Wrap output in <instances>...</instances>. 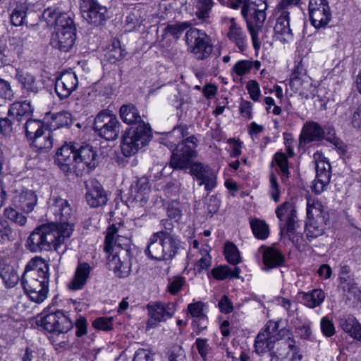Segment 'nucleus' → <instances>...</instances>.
Segmentation results:
<instances>
[{
    "label": "nucleus",
    "instance_id": "obj_46",
    "mask_svg": "<svg viewBox=\"0 0 361 361\" xmlns=\"http://www.w3.org/2000/svg\"><path fill=\"white\" fill-rule=\"evenodd\" d=\"M0 276L7 288L14 287L19 281V276L11 266H5L0 271Z\"/></svg>",
    "mask_w": 361,
    "mask_h": 361
},
{
    "label": "nucleus",
    "instance_id": "obj_50",
    "mask_svg": "<svg viewBox=\"0 0 361 361\" xmlns=\"http://www.w3.org/2000/svg\"><path fill=\"white\" fill-rule=\"evenodd\" d=\"M72 16L73 14L71 13L62 11L58 13V18H56V23L54 25L56 30H66V28H75Z\"/></svg>",
    "mask_w": 361,
    "mask_h": 361
},
{
    "label": "nucleus",
    "instance_id": "obj_64",
    "mask_svg": "<svg viewBox=\"0 0 361 361\" xmlns=\"http://www.w3.org/2000/svg\"><path fill=\"white\" fill-rule=\"evenodd\" d=\"M246 88L248 91L250 98L257 102L261 95V90L259 83L256 80H250L247 82Z\"/></svg>",
    "mask_w": 361,
    "mask_h": 361
},
{
    "label": "nucleus",
    "instance_id": "obj_54",
    "mask_svg": "<svg viewBox=\"0 0 361 361\" xmlns=\"http://www.w3.org/2000/svg\"><path fill=\"white\" fill-rule=\"evenodd\" d=\"M13 231L8 222L0 218V243L4 244L12 240Z\"/></svg>",
    "mask_w": 361,
    "mask_h": 361
},
{
    "label": "nucleus",
    "instance_id": "obj_14",
    "mask_svg": "<svg viewBox=\"0 0 361 361\" xmlns=\"http://www.w3.org/2000/svg\"><path fill=\"white\" fill-rule=\"evenodd\" d=\"M297 211L293 203L285 202L276 209V214L281 221V233L289 238L293 234L297 226Z\"/></svg>",
    "mask_w": 361,
    "mask_h": 361
},
{
    "label": "nucleus",
    "instance_id": "obj_13",
    "mask_svg": "<svg viewBox=\"0 0 361 361\" xmlns=\"http://www.w3.org/2000/svg\"><path fill=\"white\" fill-rule=\"evenodd\" d=\"M146 307L149 316L147 322V329L154 328L159 322L171 318L176 311V305L174 302H157L147 304Z\"/></svg>",
    "mask_w": 361,
    "mask_h": 361
},
{
    "label": "nucleus",
    "instance_id": "obj_8",
    "mask_svg": "<svg viewBox=\"0 0 361 361\" xmlns=\"http://www.w3.org/2000/svg\"><path fill=\"white\" fill-rule=\"evenodd\" d=\"M241 15L247 23L253 47L257 51L260 47L258 34L266 19V13L263 10L258 9L254 4L243 6Z\"/></svg>",
    "mask_w": 361,
    "mask_h": 361
},
{
    "label": "nucleus",
    "instance_id": "obj_11",
    "mask_svg": "<svg viewBox=\"0 0 361 361\" xmlns=\"http://www.w3.org/2000/svg\"><path fill=\"white\" fill-rule=\"evenodd\" d=\"M107 267L115 276L120 279L128 277L131 272L133 264V253L128 250H121L117 252L107 253Z\"/></svg>",
    "mask_w": 361,
    "mask_h": 361
},
{
    "label": "nucleus",
    "instance_id": "obj_52",
    "mask_svg": "<svg viewBox=\"0 0 361 361\" xmlns=\"http://www.w3.org/2000/svg\"><path fill=\"white\" fill-rule=\"evenodd\" d=\"M224 255L230 264L235 265L241 261L238 249L233 243L228 242L226 243L224 246Z\"/></svg>",
    "mask_w": 361,
    "mask_h": 361
},
{
    "label": "nucleus",
    "instance_id": "obj_27",
    "mask_svg": "<svg viewBox=\"0 0 361 361\" xmlns=\"http://www.w3.org/2000/svg\"><path fill=\"white\" fill-rule=\"evenodd\" d=\"M324 138V130L317 122L306 123L300 135V144L306 145L313 141H319Z\"/></svg>",
    "mask_w": 361,
    "mask_h": 361
},
{
    "label": "nucleus",
    "instance_id": "obj_4",
    "mask_svg": "<svg viewBox=\"0 0 361 361\" xmlns=\"http://www.w3.org/2000/svg\"><path fill=\"white\" fill-rule=\"evenodd\" d=\"M49 264L42 257L32 258L26 265L21 279L23 288L30 300L42 303L49 293Z\"/></svg>",
    "mask_w": 361,
    "mask_h": 361
},
{
    "label": "nucleus",
    "instance_id": "obj_62",
    "mask_svg": "<svg viewBox=\"0 0 361 361\" xmlns=\"http://www.w3.org/2000/svg\"><path fill=\"white\" fill-rule=\"evenodd\" d=\"M14 97V92L10 83L0 78V98L11 100Z\"/></svg>",
    "mask_w": 361,
    "mask_h": 361
},
{
    "label": "nucleus",
    "instance_id": "obj_16",
    "mask_svg": "<svg viewBox=\"0 0 361 361\" xmlns=\"http://www.w3.org/2000/svg\"><path fill=\"white\" fill-rule=\"evenodd\" d=\"M302 357L295 341L288 338L277 341L276 348L271 353V361H296L301 360Z\"/></svg>",
    "mask_w": 361,
    "mask_h": 361
},
{
    "label": "nucleus",
    "instance_id": "obj_34",
    "mask_svg": "<svg viewBox=\"0 0 361 361\" xmlns=\"http://www.w3.org/2000/svg\"><path fill=\"white\" fill-rule=\"evenodd\" d=\"M32 112L33 108L30 102H16L11 105L8 115L10 118L20 122L23 119H28Z\"/></svg>",
    "mask_w": 361,
    "mask_h": 361
},
{
    "label": "nucleus",
    "instance_id": "obj_59",
    "mask_svg": "<svg viewBox=\"0 0 361 361\" xmlns=\"http://www.w3.org/2000/svg\"><path fill=\"white\" fill-rule=\"evenodd\" d=\"M185 279L182 276H175L169 281L168 290L170 293H178L185 284Z\"/></svg>",
    "mask_w": 361,
    "mask_h": 361
},
{
    "label": "nucleus",
    "instance_id": "obj_15",
    "mask_svg": "<svg viewBox=\"0 0 361 361\" xmlns=\"http://www.w3.org/2000/svg\"><path fill=\"white\" fill-rule=\"evenodd\" d=\"M120 228L114 224L110 226L105 237L104 250L106 253L117 252L121 250H128V253H133V247L130 238L119 234Z\"/></svg>",
    "mask_w": 361,
    "mask_h": 361
},
{
    "label": "nucleus",
    "instance_id": "obj_28",
    "mask_svg": "<svg viewBox=\"0 0 361 361\" xmlns=\"http://www.w3.org/2000/svg\"><path fill=\"white\" fill-rule=\"evenodd\" d=\"M277 339L272 336L268 329L262 330L257 336L255 341V350L258 355L269 352L270 357L274 350Z\"/></svg>",
    "mask_w": 361,
    "mask_h": 361
},
{
    "label": "nucleus",
    "instance_id": "obj_18",
    "mask_svg": "<svg viewBox=\"0 0 361 361\" xmlns=\"http://www.w3.org/2000/svg\"><path fill=\"white\" fill-rule=\"evenodd\" d=\"M190 169V173L199 181V185H204L207 191L211 192L216 186V173L207 165L201 162L190 161L186 169Z\"/></svg>",
    "mask_w": 361,
    "mask_h": 361
},
{
    "label": "nucleus",
    "instance_id": "obj_20",
    "mask_svg": "<svg viewBox=\"0 0 361 361\" xmlns=\"http://www.w3.org/2000/svg\"><path fill=\"white\" fill-rule=\"evenodd\" d=\"M316 178L313 185V190L316 193H321L329 183L331 178V165L325 158L320 154H315Z\"/></svg>",
    "mask_w": 361,
    "mask_h": 361
},
{
    "label": "nucleus",
    "instance_id": "obj_53",
    "mask_svg": "<svg viewBox=\"0 0 361 361\" xmlns=\"http://www.w3.org/2000/svg\"><path fill=\"white\" fill-rule=\"evenodd\" d=\"M190 26V23L188 22L168 25L165 28V32L176 39H178L183 32Z\"/></svg>",
    "mask_w": 361,
    "mask_h": 361
},
{
    "label": "nucleus",
    "instance_id": "obj_21",
    "mask_svg": "<svg viewBox=\"0 0 361 361\" xmlns=\"http://www.w3.org/2000/svg\"><path fill=\"white\" fill-rule=\"evenodd\" d=\"M78 85V77L75 72L66 71L56 78L55 91L61 99L68 97Z\"/></svg>",
    "mask_w": 361,
    "mask_h": 361
},
{
    "label": "nucleus",
    "instance_id": "obj_3",
    "mask_svg": "<svg viewBox=\"0 0 361 361\" xmlns=\"http://www.w3.org/2000/svg\"><path fill=\"white\" fill-rule=\"evenodd\" d=\"M188 135L185 126H175L170 132L165 133L161 142L169 148H173L170 166L174 169H186L190 163L197 156L196 147L199 140L192 135L180 140Z\"/></svg>",
    "mask_w": 361,
    "mask_h": 361
},
{
    "label": "nucleus",
    "instance_id": "obj_2",
    "mask_svg": "<svg viewBox=\"0 0 361 361\" xmlns=\"http://www.w3.org/2000/svg\"><path fill=\"white\" fill-rule=\"evenodd\" d=\"M55 163L66 176H82L99 163L97 151L88 144L70 142L61 146L56 154Z\"/></svg>",
    "mask_w": 361,
    "mask_h": 361
},
{
    "label": "nucleus",
    "instance_id": "obj_25",
    "mask_svg": "<svg viewBox=\"0 0 361 361\" xmlns=\"http://www.w3.org/2000/svg\"><path fill=\"white\" fill-rule=\"evenodd\" d=\"M204 304L200 301L188 305V311L193 318L192 326L197 335L207 328L208 318L204 312Z\"/></svg>",
    "mask_w": 361,
    "mask_h": 361
},
{
    "label": "nucleus",
    "instance_id": "obj_42",
    "mask_svg": "<svg viewBox=\"0 0 361 361\" xmlns=\"http://www.w3.org/2000/svg\"><path fill=\"white\" fill-rule=\"evenodd\" d=\"M120 116L123 121L128 124L135 123L137 126L140 123L143 122L137 108L132 104L121 106Z\"/></svg>",
    "mask_w": 361,
    "mask_h": 361
},
{
    "label": "nucleus",
    "instance_id": "obj_23",
    "mask_svg": "<svg viewBox=\"0 0 361 361\" xmlns=\"http://www.w3.org/2000/svg\"><path fill=\"white\" fill-rule=\"evenodd\" d=\"M75 28L56 30L51 39V46L63 52L68 51L74 45Z\"/></svg>",
    "mask_w": 361,
    "mask_h": 361
},
{
    "label": "nucleus",
    "instance_id": "obj_58",
    "mask_svg": "<svg viewBox=\"0 0 361 361\" xmlns=\"http://www.w3.org/2000/svg\"><path fill=\"white\" fill-rule=\"evenodd\" d=\"M113 317H99L92 322L94 328L102 331H110L113 329Z\"/></svg>",
    "mask_w": 361,
    "mask_h": 361
},
{
    "label": "nucleus",
    "instance_id": "obj_31",
    "mask_svg": "<svg viewBox=\"0 0 361 361\" xmlns=\"http://www.w3.org/2000/svg\"><path fill=\"white\" fill-rule=\"evenodd\" d=\"M231 25L228 28L227 37L238 48L240 52H243L247 47V39L246 34L242 27L238 25L235 18L228 19Z\"/></svg>",
    "mask_w": 361,
    "mask_h": 361
},
{
    "label": "nucleus",
    "instance_id": "obj_12",
    "mask_svg": "<svg viewBox=\"0 0 361 361\" xmlns=\"http://www.w3.org/2000/svg\"><path fill=\"white\" fill-rule=\"evenodd\" d=\"M41 325L46 331L59 334L68 331L73 323L68 314L57 310L45 315L41 319Z\"/></svg>",
    "mask_w": 361,
    "mask_h": 361
},
{
    "label": "nucleus",
    "instance_id": "obj_56",
    "mask_svg": "<svg viewBox=\"0 0 361 361\" xmlns=\"http://www.w3.org/2000/svg\"><path fill=\"white\" fill-rule=\"evenodd\" d=\"M269 195L271 199L278 202L280 200L281 190L278 183L277 177L274 173L269 176Z\"/></svg>",
    "mask_w": 361,
    "mask_h": 361
},
{
    "label": "nucleus",
    "instance_id": "obj_61",
    "mask_svg": "<svg viewBox=\"0 0 361 361\" xmlns=\"http://www.w3.org/2000/svg\"><path fill=\"white\" fill-rule=\"evenodd\" d=\"M8 49L11 50V53H12L13 56V61L16 58H20L22 52L23 47L20 44V41L17 37H12L9 38V48Z\"/></svg>",
    "mask_w": 361,
    "mask_h": 361
},
{
    "label": "nucleus",
    "instance_id": "obj_47",
    "mask_svg": "<svg viewBox=\"0 0 361 361\" xmlns=\"http://www.w3.org/2000/svg\"><path fill=\"white\" fill-rule=\"evenodd\" d=\"M324 222H320L317 219H309L305 225V232L307 238L310 240L316 238L324 233Z\"/></svg>",
    "mask_w": 361,
    "mask_h": 361
},
{
    "label": "nucleus",
    "instance_id": "obj_17",
    "mask_svg": "<svg viewBox=\"0 0 361 361\" xmlns=\"http://www.w3.org/2000/svg\"><path fill=\"white\" fill-rule=\"evenodd\" d=\"M310 19L316 28L325 27L331 20V13L326 0H310Z\"/></svg>",
    "mask_w": 361,
    "mask_h": 361
},
{
    "label": "nucleus",
    "instance_id": "obj_26",
    "mask_svg": "<svg viewBox=\"0 0 361 361\" xmlns=\"http://www.w3.org/2000/svg\"><path fill=\"white\" fill-rule=\"evenodd\" d=\"M338 326L351 338L361 343V324L353 314L342 315L338 318Z\"/></svg>",
    "mask_w": 361,
    "mask_h": 361
},
{
    "label": "nucleus",
    "instance_id": "obj_40",
    "mask_svg": "<svg viewBox=\"0 0 361 361\" xmlns=\"http://www.w3.org/2000/svg\"><path fill=\"white\" fill-rule=\"evenodd\" d=\"M307 216L308 219L325 221L324 208L319 200L314 198L307 199Z\"/></svg>",
    "mask_w": 361,
    "mask_h": 361
},
{
    "label": "nucleus",
    "instance_id": "obj_7",
    "mask_svg": "<svg viewBox=\"0 0 361 361\" xmlns=\"http://www.w3.org/2000/svg\"><path fill=\"white\" fill-rule=\"evenodd\" d=\"M185 41L187 50L197 60H204L212 53V37L202 30L195 27L189 29L186 31Z\"/></svg>",
    "mask_w": 361,
    "mask_h": 361
},
{
    "label": "nucleus",
    "instance_id": "obj_57",
    "mask_svg": "<svg viewBox=\"0 0 361 361\" xmlns=\"http://www.w3.org/2000/svg\"><path fill=\"white\" fill-rule=\"evenodd\" d=\"M195 345L196 346L198 353L204 360H207V355L210 353L212 348L208 343L207 338H197L195 340Z\"/></svg>",
    "mask_w": 361,
    "mask_h": 361
},
{
    "label": "nucleus",
    "instance_id": "obj_41",
    "mask_svg": "<svg viewBox=\"0 0 361 361\" xmlns=\"http://www.w3.org/2000/svg\"><path fill=\"white\" fill-rule=\"evenodd\" d=\"M284 259L283 255L275 248L269 247L263 252L264 264L269 269L282 265Z\"/></svg>",
    "mask_w": 361,
    "mask_h": 361
},
{
    "label": "nucleus",
    "instance_id": "obj_45",
    "mask_svg": "<svg viewBox=\"0 0 361 361\" xmlns=\"http://www.w3.org/2000/svg\"><path fill=\"white\" fill-rule=\"evenodd\" d=\"M274 161L277 165V172L280 174L283 182H286L289 178V169L288 158L281 152H278L274 155Z\"/></svg>",
    "mask_w": 361,
    "mask_h": 361
},
{
    "label": "nucleus",
    "instance_id": "obj_38",
    "mask_svg": "<svg viewBox=\"0 0 361 361\" xmlns=\"http://www.w3.org/2000/svg\"><path fill=\"white\" fill-rule=\"evenodd\" d=\"M46 119L49 124L50 130L54 132L58 128L68 127L72 124V115L68 111H60L51 114L50 117L47 116Z\"/></svg>",
    "mask_w": 361,
    "mask_h": 361
},
{
    "label": "nucleus",
    "instance_id": "obj_10",
    "mask_svg": "<svg viewBox=\"0 0 361 361\" xmlns=\"http://www.w3.org/2000/svg\"><path fill=\"white\" fill-rule=\"evenodd\" d=\"M82 16L89 24L102 25L107 20L108 9L97 0H80Z\"/></svg>",
    "mask_w": 361,
    "mask_h": 361
},
{
    "label": "nucleus",
    "instance_id": "obj_55",
    "mask_svg": "<svg viewBox=\"0 0 361 361\" xmlns=\"http://www.w3.org/2000/svg\"><path fill=\"white\" fill-rule=\"evenodd\" d=\"M250 60H240L237 61L232 68V71L238 76H243L248 74L252 70Z\"/></svg>",
    "mask_w": 361,
    "mask_h": 361
},
{
    "label": "nucleus",
    "instance_id": "obj_24",
    "mask_svg": "<svg viewBox=\"0 0 361 361\" xmlns=\"http://www.w3.org/2000/svg\"><path fill=\"white\" fill-rule=\"evenodd\" d=\"M279 16L274 28V37L282 42H288L293 39V32L290 27V12L281 8Z\"/></svg>",
    "mask_w": 361,
    "mask_h": 361
},
{
    "label": "nucleus",
    "instance_id": "obj_32",
    "mask_svg": "<svg viewBox=\"0 0 361 361\" xmlns=\"http://www.w3.org/2000/svg\"><path fill=\"white\" fill-rule=\"evenodd\" d=\"M92 268L88 263H79L75 271L74 276L68 283L70 290H78L82 289L87 283Z\"/></svg>",
    "mask_w": 361,
    "mask_h": 361
},
{
    "label": "nucleus",
    "instance_id": "obj_1",
    "mask_svg": "<svg viewBox=\"0 0 361 361\" xmlns=\"http://www.w3.org/2000/svg\"><path fill=\"white\" fill-rule=\"evenodd\" d=\"M48 204L47 215L54 222L40 225L30 234L27 247L31 252L58 250L73 231L72 209L67 200L53 196Z\"/></svg>",
    "mask_w": 361,
    "mask_h": 361
},
{
    "label": "nucleus",
    "instance_id": "obj_36",
    "mask_svg": "<svg viewBox=\"0 0 361 361\" xmlns=\"http://www.w3.org/2000/svg\"><path fill=\"white\" fill-rule=\"evenodd\" d=\"M215 5L214 0H195L194 7L197 20L201 23H209L211 13Z\"/></svg>",
    "mask_w": 361,
    "mask_h": 361
},
{
    "label": "nucleus",
    "instance_id": "obj_33",
    "mask_svg": "<svg viewBox=\"0 0 361 361\" xmlns=\"http://www.w3.org/2000/svg\"><path fill=\"white\" fill-rule=\"evenodd\" d=\"M92 268L88 263H79L75 271L74 276L68 283L70 290H78L82 289L87 283Z\"/></svg>",
    "mask_w": 361,
    "mask_h": 361
},
{
    "label": "nucleus",
    "instance_id": "obj_6",
    "mask_svg": "<svg viewBox=\"0 0 361 361\" xmlns=\"http://www.w3.org/2000/svg\"><path fill=\"white\" fill-rule=\"evenodd\" d=\"M152 137L151 128L145 122L126 130L122 135L121 145L123 154L128 157L135 155L149 143Z\"/></svg>",
    "mask_w": 361,
    "mask_h": 361
},
{
    "label": "nucleus",
    "instance_id": "obj_22",
    "mask_svg": "<svg viewBox=\"0 0 361 361\" xmlns=\"http://www.w3.org/2000/svg\"><path fill=\"white\" fill-rule=\"evenodd\" d=\"M150 191L148 179L146 177H142L131 185L127 194V200L132 204L136 203L140 206H143L149 199Z\"/></svg>",
    "mask_w": 361,
    "mask_h": 361
},
{
    "label": "nucleus",
    "instance_id": "obj_9",
    "mask_svg": "<svg viewBox=\"0 0 361 361\" xmlns=\"http://www.w3.org/2000/svg\"><path fill=\"white\" fill-rule=\"evenodd\" d=\"M121 123L117 117L108 111H102L94 118L93 128L100 137L106 140H116L120 133Z\"/></svg>",
    "mask_w": 361,
    "mask_h": 361
},
{
    "label": "nucleus",
    "instance_id": "obj_39",
    "mask_svg": "<svg viewBox=\"0 0 361 361\" xmlns=\"http://www.w3.org/2000/svg\"><path fill=\"white\" fill-rule=\"evenodd\" d=\"M302 302L309 308L319 307L325 300V293L322 289H313L299 293Z\"/></svg>",
    "mask_w": 361,
    "mask_h": 361
},
{
    "label": "nucleus",
    "instance_id": "obj_19",
    "mask_svg": "<svg viewBox=\"0 0 361 361\" xmlns=\"http://www.w3.org/2000/svg\"><path fill=\"white\" fill-rule=\"evenodd\" d=\"M85 200L87 204L97 208L105 205L108 201L107 194L102 185L96 179L91 178L85 182Z\"/></svg>",
    "mask_w": 361,
    "mask_h": 361
},
{
    "label": "nucleus",
    "instance_id": "obj_44",
    "mask_svg": "<svg viewBox=\"0 0 361 361\" xmlns=\"http://www.w3.org/2000/svg\"><path fill=\"white\" fill-rule=\"evenodd\" d=\"M44 125L40 120L27 119L25 124V130L27 139L30 141L44 132Z\"/></svg>",
    "mask_w": 361,
    "mask_h": 361
},
{
    "label": "nucleus",
    "instance_id": "obj_60",
    "mask_svg": "<svg viewBox=\"0 0 361 361\" xmlns=\"http://www.w3.org/2000/svg\"><path fill=\"white\" fill-rule=\"evenodd\" d=\"M320 328L322 334L326 337H331L336 333V329L333 322L327 317H324L320 321Z\"/></svg>",
    "mask_w": 361,
    "mask_h": 361
},
{
    "label": "nucleus",
    "instance_id": "obj_5",
    "mask_svg": "<svg viewBox=\"0 0 361 361\" xmlns=\"http://www.w3.org/2000/svg\"><path fill=\"white\" fill-rule=\"evenodd\" d=\"M180 244L179 237L174 233L154 232L149 238L145 253L157 261L171 260L178 254Z\"/></svg>",
    "mask_w": 361,
    "mask_h": 361
},
{
    "label": "nucleus",
    "instance_id": "obj_29",
    "mask_svg": "<svg viewBox=\"0 0 361 361\" xmlns=\"http://www.w3.org/2000/svg\"><path fill=\"white\" fill-rule=\"evenodd\" d=\"M290 87L295 92H299L300 95L306 99L314 96L315 87L312 85L311 78L307 75L301 77L293 74Z\"/></svg>",
    "mask_w": 361,
    "mask_h": 361
},
{
    "label": "nucleus",
    "instance_id": "obj_30",
    "mask_svg": "<svg viewBox=\"0 0 361 361\" xmlns=\"http://www.w3.org/2000/svg\"><path fill=\"white\" fill-rule=\"evenodd\" d=\"M15 78L20 84L23 92L28 96L35 95L39 92L40 88L39 81L32 74L23 70H16Z\"/></svg>",
    "mask_w": 361,
    "mask_h": 361
},
{
    "label": "nucleus",
    "instance_id": "obj_43",
    "mask_svg": "<svg viewBox=\"0 0 361 361\" xmlns=\"http://www.w3.org/2000/svg\"><path fill=\"white\" fill-rule=\"evenodd\" d=\"M126 54L124 49L121 46L119 40L114 39L105 54V57L110 63H116L122 59Z\"/></svg>",
    "mask_w": 361,
    "mask_h": 361
},
{
    "label": "nucleus",
    "instance_id": "obj_49",
    "mask_svg": "<svg viewBox=\"0 0 361 361\" xmlns=\"http://www.w3.org/2000/svg\"><path fill=\"white\" fill-rule=\"evenodd\" d=\"M27 10V7L25 3L17 4L10 15L11 23L15 26H20L25 23Z\"/></svg>",
    "mask_w": 361,
    "mask_h": 361
},
{
    "label": "nucleus",
    "instance_id": "obj_51",
    "mask_svg": "<svg viewBox=\"0 0 361 361\" xmlns=\"http://www.w3.org/2000/svg\"><path fill=\"white\" fill-rule=\"evenodd\" d=\"M4 215L10 221L20 226H23L27 223V217L12 207L5 208Z\"/></svg>",
    "mask_w": 361,
    "mask_h": 361
},
{
    "label": "nucleus",
    "instance_id": "obj_63",
    "mask_svg": "<svg viewBox=\"0 0 361 361\" xmlns=\"http://www.w3.org/2000/svg\"><path fill=\"white\" fill-rule=\"evenodd\" d=\"M61 11L56 8H48L42 13V17L49 26H54L56 20L58 18V13Z\"/></svg>",
    "mask_w": 361,
    "mask_h": 361
},
{
    "label": "nucleus",
    "instance_id": "obj_37",
    "mask_svg": "<svg viewBox=\"0 0 361 361\" xmlns=\"http://www.w3.org/2000/svg\"><path fill=\"white\" fill-rule=\"evenodd\" d=\"M54 136L55 133L51 130L48 131L47 133L44 131L37 136L36 138L30 140V145L35 151L39 153L47 152L53 147Z\"/></svg>",
    "mask_w": 361,
    "mask_h": 361
},
{
    "label": "nucleus",
    "instance_id": "obj_48",
    "mask_svg": "<svg viewBox=\"0 0 361 361\" xmlns=\"http://www.w3.org/2000/svg\"><path fill=\"white\" fill-rule=\"evenodd\" d=\"M250 226L252 233L257 238L264 240L268 238L269 229L264 221L258 219H252Z\"/></svg>",
    "mask_w": 361,
    "mask_h": 361
},
{
    "label": "nucleus",
    "instance_id": "obj_35",
    "mask_svg": "<svg viewBox=\"0 0 361 361\" xmlns=\"http://www.w3.org/2000/svg\"><path fill=\"white\" fill-rule=\"evenodd\" d=\"M15 202L23 211L31 212L37 203V197L32 190H26L22 191L15 198Z\"/></svg>",
    "mask_w": 361,
    "mask_h": 361
}]
</instances>
